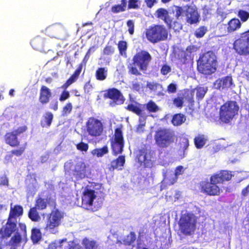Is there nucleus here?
Wrapping results in <instances>:
<instances>
[{"instance_id": "63", "label": "nucleus", "mask_w": 249, "mask_h": 249, "mask_svg": "<svg viewBox=\"0 0 249 249\" xmlns=\"http://www.w3.org/2000/svg\"><path fill=\"white\" fill-rule=\"evenodd\" d=\"M73 164L71 160L67 161L64 165V168L66 171H69L72 170Z\"/></svg>"}, {"instance_id": "43", "label": "nucleus", "mask_w": 249, "mask_h": 249, "mask_svg": "<svg viewBox=\"0 0 249 249\" xmlns=\"http://www.w3.org/2000/svg\"><path fill=\"white\" fill-rule=\"evenodd\" d=\"M207 31V29L206 27L201 26L196 30L195 35L197 38H201L204 36Z\"/></svg>"}, {"instance_id": "28", "label": "nucleus", "mask_w": 249, "mask_h": 249, "mask_svg": "<svg viewBox=\"0 0 249 249\" xmlns=\"http://www.w3.org/2000/svg\"><path fill=\"white\" fill-rule=\"evenodd\" d=\"M125 163V157L124 156H120L116 160H113L111 162V166L113 169H122V167Z\"/></svg>"}, {"instance_id": "45", "label": "nucleus", "mask_w": 249, "mask_h": 249, "mask_svg": "<svg viewBox=\"0 0 249 249\" xmlns=\"http://www.w3.org/2000/svg\"><path fill=\"white\" fill-rule=\"evenodd\" d=\"M146 109L149 112H156L159 110V107L154 102L151 101L146 104Z\"/></svg>"}, {"instance_id": "12", "label": "nucleus", "mask_w": 249, "mask_h": 249, "mask_svg": "<svg viewBox=\"0 0 249 249\" xmlns=\"http://www.w3.org/2000/svg\"><path fill=\"white\" fill-rule=\"evenodd\" d=\"M151 57L150 54L146 51H141L137 53L133 58L134 64L138 66L142 70H145L150 61Z\"/></svg>"}, {"instance_id": "60", "label": "nucleus", "mask_w": 249, "mask_h": 249, "mask_svg": "<svg viewBox=\"0 0 249 249\" xmlns=\"http://www.w3.org/2000/svg\"><path fill=\"white\" fill-rule=\"evenodd\" d=\"M171 71L170 67L167 65H164L162 66L161 69V72L163 75H166Z\"/></svg>"}, {"instance_id": "47", "label": "nucleus", "mask_w": 249, "mask_h": 249, "mask_svg": "<svg viewBox=\"0 0 249 249\" xmlns=\"http://www.w3.org/2000/svg\"><path fill=\"white\" fill-rule=\"evenodd\" d=\"M147 86L148 88L153 91H156L158 89H160L162 88V86L161 85L154 82L147 83Z\"/></svg>"}, {"instance_id": "30", "label": "nucleus", "mask_w": 249, "mask_h": 249, "mask_svg": "<svg viewBox=\"0 0 249 249\" xmlns=\"http://www.w3.org/2000/svg\"><path fill=\"white\" fill-rule=\"evenodd\" d=\"M228 32H231L239 28L241 26V22L238 19L233 18L228 23Z\"/></svg>"}, {"instance_id": "1", "label": "nucleus", "mask_w": 249, "mask_h": 249, "mask_svg": "<svg viewBox=\"0 0 249 249\" xmlns=\"http://www.w3.org/2000/svg\"><path fill=\"white\" fill-rule=\"evenodd\" d=\"M82 206L86 209L91 211H97L102 206L103 198L99 196L98 192L85 187L82 191Z\"/></svg>"}, {"instance_id": "50", "label": "nucleus", "mask_w": 249, "mask_h": 249, "mask_svg": "<svg viewBox=\"0 0 249 249\" xmlns=\"http://www.w3.org/2000/svg\"><path fill=\"white\" fill-rule=\"evenodd\" d=\"M72 108V106L71 103H69L63 107L62 111L63 116H67L68 114L70 113Z\"/></svg>"}, {"instance_id": "15", "label": "nucleus", "mask_w": 249, "mask_h": 249, "mask_svg": "<svg viewBox=\"0 0 249 249\" xmlns=\"http://www.w3.org/2000/svg\"><path fill=\"white\" fill-rule=\"evenodd\" d=\"M137 158L141 165H143L145 167H151L153 165L154 160L150 153H148L144 149L140 150L137 155Z\"/></svg>"}, {"instance_id": "58", "label": "nucleus", "mask_w": 249, "mask_h": 249, "mask_svg": "<svg viewBox=\"0 0 249 249\" xmlns=\"http://www.w3.org/2000/svg\"><path fill=\"white\" fill-rule=\"evenodd\" d=\"M103 53L105 54L111 55L114 53V49L111 46H106L104 49Z\"/></svg>"}, {"instance_id": "35", "label": "nucleus", "mask_w": 249, "mask_h": 249, "mask_svg": "<svg viewBox=\"0 0 249 249\" xmlns=\"http://www.w3.org/2000/svg\"><path fill=\"white\" fill-rule=\"evenodd\" d=\"M108 152V147L107 146H105L102 148H96L92 150L91 153L93 156L100 158L107 154Z\"/></svg>"}, {"instance_id": "41", "label": "nucleus", "mask_w": 249, "mask_h": 249, "mask_svg": "<svg viewBox=\"0 0 249 249\" xmlns=\"http://www.w3.org/2000/svg\"><path fill=\"white\" fill-rule=\"evenodd\" d=\"M196 97L199 99H202L205 96L208 90V89L206 87H198L196 88Z\"/></svg>"}, {"instance_id": "3", "label": "nucleus", "mask_w": 249, "mask_h": 249, "mask_svg": "<svg viewBox=\"0 0 249 249\" xmlns=\"http://www.w3.org/2000/svg\"><path fill=\"white\" fill-rule=\"evenodd\" d=\"M198 70L200 72L209 75L216 71V56L212 52H208L204 53L199 59Z\"/></svg>"}, {"instance_id": "17", "label": "nucleus", "mask_w": 249, "mask_h": 249, "mask_svg": "<svg viewBox=\"0 0 249 249\" xmlns=\"http://www.w3.org/2000/svg\"><path fill=\"white\" fill-rule=\"evenodd\" d=\"M107 96L113 101V103H110L111 106L114 104L120 105L124 103L123 96L121 92L116 89H109L107 92Z\"/></svg>"}, {"instance_id": "38", "label": "nucleus", "mask_w": 249, "mask_h": 249, "mask_svg": "<svg viewBox=\"0 0 249 249\" xmlns=\"http://www.w3.org/2000/svg\"><path fill=\"white\" fill-rule=\"evenodd\" d=\"M29 217L33 221H39L41 217L35 207L31 208L28 213Z\"/></svg>"}, {"instance_id": "57", "label": "nucleus", "mask_w": 249, "mask_h": 249, "mask_svg": "<svg viewBox=\"0 0 249 249\" xmlns=\"http://www.w3.org/2000/svg\"><path fill=\"white\" fill-rule=\"evenodd\" d=\"M167 90L170 93H175L177 91V85L174 83L170 84L167 87Z\"/></svg>"}, {"instance_id": "36", "label": "nucleus", "mask_w": 249, "mask_h": 249, "mask_svg": "<svg viewBox=\"0 0 249 249\" xmlns=\"http://www.w3.org/2000/svg\"><path fill=\"white\" fill-rule=\"evenodd\" d=\"M127 0H122L121 4L115 5L111 7V11L114 13L125 11L126 7Z\"/></svg>"}, {"instance_id": "56", "label": "nucleus", "mask_w": 249, "mask_h": 249, "mask_svg": "<svg viewBox=\"0 0 249 249\" xmlns=\"http://www.w3.org/2000/svg\"><path fill=\"white\" fill-rule=\"evenodd\" d=\"M199 17H187V22L191 24L196 23L198 22Z\"/></svg>"}, {"instance_id": "20", "label": "nucleus", "mask_w": 249, "mask_h": 249, "mask_svg": "<svg viewBox=\"0 0 249 249\" xmlns=\"http://www.w3.org/2000/svg\"><path fill=\"white\" fill-rule=\"evenodd\" d=\"M86 164L82 161L76 163L74 167V176L77 178V181L85 178L87 176Z\"/></svg>"}, {"instance_id": "25", "label": "nucleus", "mask_w": 249, "mask_h": 249, "mask_svg": "<svg viewBox=\"0 0 249 249\" xmlns=\"http://www.w3.org/2000/svg\"><path fill=\"white\" fill-rule=\"evenodd\" d=\"M31 44L35 50L40 52H45L46 49H44V39L43 38L37 36L31 41Z\"/></svg>"}, {"instance_id": "23", "label": "nucleus", "mask_w": 249, "mask_h": 249, "mask_svg": "<svg viewBox=\"0 0 249 249\" xmlns=\"http://www.w3.org/2000/svg\"><path fill=\"white\" fill-rule=\"evenodd\" d=\"M51 96V90L46 86H42L40 90L39 101L43 104H46L49 102Z\"/></svg>"}, {"instance_id": "53", "label": "nucleus", "mask_w": 249, "mask_h": 249, "mask_svg": "<svg viewBox=\"0 0 249 249\" xmlns=\"http://www.w3.org/2000/svg\"><path fill=\"white\" fill-rule=\"evenodd\" d=\"M53 119V115L51 112H47L45 116V120L48 126H50Z\"/></svg>"}, {"instance_id": "46", "label": "nucleus", "mask_w": 249, "mask_h": 249, "mask_svg": "<svg viewBox=\"0 0 249 249\" xmlns=\"http://www.w3.org/2000/svg\"><path fill=\"white\" fill-rule=\"evenodd\" d=\"M118 48L121 55L125 54V51L127 48V44L125 41H121L118 44Z\"/></svg>"}, {"instance_id": "18", "label": "nucleus", "mask_w": 249, "mask_h": 249, "mask_svg": "<svg viewBox=\"0 0 249 249\" xmlns=\"http://www.w3.org/2000/svg\"><path fill=\"white\" fill-rule=\"evenodd\" d=\"M232 85L231 77L228 76L217 79L214 83V87L216 89H223L230 88Z\"/></svg>"}, {"instance_id": "48", "label": "nucleus", "mask_w": 249, "mask_h": 249, "mask_svg": "<svg viewBox=\"0 0 249 249\" xmlns=\"http://www.w3.org/2000/svg\"><path fill=\"white\" fill-rule=\"evenodd\" d=\"M184 103L183 97H178L173 100V104L177 107H181Z\"/></svg>"}, {"instance_id": "4", "label": "nucleus", "mask_w": 249, "mask_h": 249, "mask_svg": "<svg viewBox=\"0 0 249 249\" xmlns=\"http://www.w3.org/2000/svg\"><path fill=\"white\" fill-rule=\"evenodd\" d=\"M239 107L235 101H230L226 102L220 109L219 115L221 120L228 123L238 114Z\"/></svg>"}, {"instance_id": "6", "label": "nucleus", "mask_w": 249, "mask_h": 249, "mask_svg": "<svg viewBox=\"0 0 249 249\" xmlns=\"http://www.w3.org/2000/svg\"><path fill=\"white\" fill-rule=\"evenodd\" d=\"M63 217V213L57 210L53 211L47 218L45 227L46 231L52 234L57 233Z\"/></svg>"}, {"instance_id": "5", "label": "nucleus", "mask_w": 249, "mask_h": 249, "mask_svg": "<svg viewBox=\"0 0 249 249\" xmlns=\"http://www.w3.org/2000/svg\"><path fill=\"white\" fill-rule=\"evenodd\" d=\"M145 35L150 42L155 43L167 39L168 32L164 26L158 25L147 28L145 31Z\"/></svg>"}, {"instance_id": "59", "label": "nucleus", "mask_w": 249, "mask_h": 249, "mask_svg": "<svg viewBox=\"0 0 249 249\" xmlns=\"http://www.w3.org/2000/svg\"><path fill=\"white\" fill-rule=\"evenodd\" d=\"M25 149V146H22L20 147L18 149L14 150L12 151V154L17 156H21L23 152L24 151Z\"/></svg>"}, {"instance_id": "34", "label": "nucleus", "mask_w": 249, "mask_h": 249, "mask_svg": "<svg viewBox=\"0 0 249 249\" xmlns=\"http://www.w3.org/2000/svg\"><path fill=\"white\" fill-rule=\"evenodd\" d=\"M186 120L185 116L181 114H177L173 116L172 120L174 125L178 126L181 125Z\"/></svg>"}, {"instance_id": "21", "label": "nucleus", "mask_w": 249, "mask_h": 249, "mask_svg": "<svg viewBox=\"0 0 249 249\" xmlns=\"http://www.w3.org/2000/svg\"><path fill=\"white\" fill-rule=\"evenodd\" d=\"M161 19H163L165 22L168 26L169 28L173 29L175 31H178L181 29L182 25L178 22V17H161Z\"/></svg>"}, {"instance_id": "29", "label": "nucleus", "mask_w": 249, "mask_h": 249, "mask_svg": "<svg viewBox=\"0 0 249 249\" xmlns=\"http://www.w3.org/2000/svg\"><path fill=\"white\" fill-rule=\"evenodd\" d=\"M185 168L182 166H178L175 170L173 177L169 179V183L171 184H174L178 180V177L181 175L184 172Z\"/></svg>"}, {"instance_id": "61", "label": "nucleus", "mask_w": 249, "mask_h": 249, "mask_svg": "<svg viewBox=\"0 0 249 249\" xmlns=\"http://www.w3.org/2000/svg\"><path fill=\"white\" fill-rule=\"evenodd\" d=\"M156 13L157 16H168L167 10L162 8L158 9Z\"/></svg>"}, {"instance_id": "8", "label": "nucleus", "mask_w": 249, "mask_h": 249, "mask_svg": "<svg viewBox=\"0 0 249 249\" xmlns=\"http://www.w3.org/2000/svg\"><path fill=\"white\" fill-rule=\"evenodd\" d=\"M127 109L139 116V124L136 126V131L139 134L143 133L145 130L146 115L142 112L140 107V105L137 103L130 104L127 106Z\"/></svg>"}, {"instance_id": "51", "label": "nucleus", "mask_w": 249, "mask_h": 249, "mask_svg": "<svg viewBox=\"0 0 249 249\" xmlns=\"http://www.w3.org/2000/svg\"><path fill=\"white\" fill-rule=\"evenodd\" d=\"M197 49L198 48L195 45L188 46L186 48V50L185 53V55H186V56H189L192 53L196 52L197 50Z\"/></svg>"}, {"instance_id": "33", "label": "nucleus", "mask_w": 249, "mask_h": 249, "mask_svg": "<svg viewBox=\"0 0 249 249\" xmlns=\"http://www.w3.org/2000/svg\"><path fill=\"white\" fill-rule=\"evenodd\" d=\"M82 68V65L80 64L77 69L75 71L73 74L69 79V80L67 81V83L65 85H66V87L69 86L72 83L76 81L77 79L79 74L81 73V70Z\"/></svg>"}, {"instance_id": "22", "label": "nucleus", "mask_w": 249, "mask_h": 249, "mask_svg": "<svg viewBox=\"0 0 249 249\" xmlns=\"http://www.w3.org/2000/svg\"><path fill=\"white\" fill-rule=\"evenodd\" d=\"M232 175L227 171H223L218 174L214 175L211 178L213 182H223L225 180H229L231 178Z\"/></svg>"}, {"instance_id": "52", "label": "nucleus", "mask_w": 249, "mask_h": 249, "mask_svg": "<svg viewBox=\"0 0 249 249\" xmlns=\"http://www.w3.org/2000/svg\"><path fill=\"white\" fill-rule=\"evenodd\" d=\"M76 148L78 150L81 151L87 152L89 148V145L83 142H81L76 144Z\"/></svg>"}, {"instance_id": "10", "label": "nucleus", "mask_w": 249, "mask_h": 249, "mask_svg": "<svg viewBox=\"0 0 249 249\" xmlns=\"http://www.w3.org/2000/svg\"><path fill=\"white\" fill-rule=\"evenodd\" d=\"M86 131L91 137H97L102 135L103 131V125L99 120L90 118L86 124Z\"/></svg>"}, {"instance_id": "31", "label": "nucleus", "mask_w": 249, "mask_h": 249, "mask_svg": "<svg viewBox=\"0 0 249 249\" xmlns=\"http://www.w3.org/2000/svg\"><path fill=\"white\" fill-rule=\"evenodd\" d=\"M82 244L85 247V249H98L96 242L87 238L83 240Z\"/></svg>"}, {"instance_id": "37", "label": "nucleus", "mask_w": 249, "mask_h": 249, "mask_svg": "<svg viewBox=\"0 0 249 249\" xmlns=\"http://www.w3.org/2000/svg\"><path fill=\"white\" fill-rule=\"evenodd\" d=\"M168 16L173 15V16H181L182 13V8L181 7L173 5L167 10Z\"/></svg>"}, {"instance_id": "62", "label": "nucleus", "mask_w": 249, "mask_h": 249, "mask_svg": "<svg viewBox=\"0 0 249 249\" xmlns=\"http://www.w3.org/2000/svg\"><path fill=\"white\" fill-rule=\"evenodd\" d=\"M70 97V94L67 91H64L61 94L59 100L61 102L64 101Z\"/></svg>"}, {"instance_id": "2", "label": "nucleus", "mask_w": 249, "mask_h": 249, "mask_svg": "<svg viewBox=\"0 0 249 249\" xmlns=\"http://www.w3.org/2000/svg\"><path fill=\"white\" fill-rule=\"evenodd\" d=\"M196 220L193 213L183 212L178 222L179 231L184 235H192L196 229Z\"/></svg>"}, {"instance_id": "49", "label": "nucleus", "mask_w": 249, "mask_h": 249, "mask_svg": "<svg viewBox=\"0 0 249 249\" xmlns=\"http://www.w3.org/2000/svg\"><path fill=\"white\" fill-rule=\"evenodd\" d=\"M140 2L138 0H129L128 9H138L139 7Z\"/></svg>"}, {"instance_id": "54", "label": "nucleus", "mask_w": 249, "mask_h": 249, "mask_svg": "<svg viewBox=\"0 0 249 249\" xmlns=\"http://www.w3.org/2000/svg\"><path fill=\"white\" fill-rule=\"evenodd\" d=\"M127 26L128 27V32L130 35H133L134 32V22L132 20H129L127 22Z\"/></svg>"}, {"instance_id": "44", "label": "nucleus", "mask_w": 249, "mask_h": 249, "mask_svg": "<svg viewBox=\"0 0 249 249\" xmlns=\"http://www.w3.org/2000/svg\"><path fill=\"white\" fill-rule=\"evenodd\" d=\"M136 234L134 232H131L124 239V242L126 245H130L136 240Z\"/></svg>"}, {"instance_id": "55", "label": "nucleus", "mask_w": 249, "mask_h": 249, "mask_svg": "<svg viewBox=\"0 0 249 249\" xmlns=\"http://www.w3.org/2000/svg\"><path fill=\"white\" fill-rule=\"evenodd\" d=\"M21 239V235L18 232H16L14 236L12 238V242L13 243L16 244L19 243L20 242Z\"/></svg>"}, {"instance_id": "26", "label": "nucleus", "mask_w": 249, "mask_h": 249, "mask_svg": "<svg viewBox=\"0 0 249 249\" xmlns=\"http://www.w3.org/2000/svg\"><path fill=\"white\" fill-rule=\"evenodd\" d=\"M183 8L182 13H184L185 16H199L197 9L195 5H187Z\"/></svg>"}, {"instance_id": "13", "label": "nucleus", "mask_w": 249, "mask_h": 249, "mask_svg": "<svg viewBox=\"0 0 249 249\" xmlns=\"http://www.w3.org/2000/svg\"><path fill=\"white\" fill-rule=\"evenodd\" d=\"M27 127L25 125L19 127L14 131L6 133L5 136L6 143L11 146L18 145L19 142L18 141L17 136L23 133L27 130Z\"/></svg>"}, {"instance_id": "16", "label": "nucleus", "mask_w": 249, "mask_h": 249, "mask_svg": "<svg viewBox=\"0 0 249 249\" xmlns=\"http://www.w3.org/2000/svg\"><path fill=\"white\" fill-rule=\"evenodd\" d=\"M64 32V28L60 24L53 25L46 29V34L48 36L60 39L62 38Z\"/></svg>"}, {"instance_id": "11", "label": "nucleus", "mask_w": 249, "mask_h": 249, "mask_svg": "<svg viewBox=\"0 0 249 249\" xmlns=\"http://www.w3.org/2000/svg\"><path fill=\"white\" fill-rule=\"evenodd\" d=\"M124 142L122 132L120 128H117L111 142L113 155H117L122 153L124 146Z\"/></svg>"}, {"instance_id": "24", "label": "nucleus", "mask_w": 249, "mask_h": 249, "mask_svg": "<svg viewBox=\"0 0 249 249\" xmlns=\"http://www.w3.org/2000/svg\"><path fill=\"white\" fill-rule=\"evenodd\" d=\"M22 214L23 208L21 206L15 205L13 207V204H11L10 211L8 218L17 221V218L21 216Z\"/></svg>"}, {"instance_id": "19", "label": "nucleus", "mask_w": 249, "mask_h": 249, "mask_svg": "<svg viewBox=\"0 0 249 249\" xmlns=\"http://www.w3.org/2000/svg\"><path fill=\"white\" fill-rule=\"evenodd\" d=\"M211 182H207L202 185V188L205 193L209 195H217L219 194L220 189L216 185L218 182H213L210 179Z\"/></svg>"}, {"instance_id": "7", "label": "nucleus", "mask_w": 249, "mask_h": 249, "mask_svg": "<svg viewBox=\"0 0 249 249\" xmlns=\"http://www.w3.org/2000/svg\"><path fill=\"white\" fill-rule=\"evenodd\" d=\"M233 49L240 55L249 54V31L242 34L240 37L234 41Z\"/></svg>"}, {"instance_id": "39", "label": "nucleus", "mask_w": 249, "mask_h": 249, "mask_svg": "<svg viewBox=\"0 0 249 249\" xmlns=\"http://www.w3.org/2000/svg\"><path fill=\"white\" fill-rule=\"evenodd\" d=\"M57 244H59V249H67L71 248V246L76 245L73 242H68L66 239H64L57 241Z\"/></svg>"}, {"instance_id": "40", "label": "nucleus", "mask_w": 249, "mask_h": 249, "mask_svg": "<svg viewBox=\"0 0 249 249\" xmlns=\"http://www.w3.org/2000/svg\"><path fill=\"white\" fill-rule=\"evenodd\" d=\"M41 238V233L39 229L34 228L32 231L31 238L34 243H37Z\"/></svg>"}, {"instance_id": "14", "label": "nucleus", "mask_w": 249, "mask_h": 249, "mask_svg": "<svg viewBox=\"0 0 249 249\" xmlns=\"http://www.w3.org/2000/svg\"><path fill=\"white\" fill-rule=\"evenodd\" d=\"M17 221L8 218L6 225L3 226L0 230V235L1 238H6L10 237L13 233L17 230Z\"/></svg>"}, {"instance_id": "32", "label": "nucleus", "mask_w": 249, "mask_h": 249, "mask_svg": "<svg viewBox=\"0 0 249 249\" xmlns=\"http://www.w3.org/2000/svg\"><path fill=\"white\" fill-rule=\"evenodd\" d=\"M97 79L103 81L106 79L107 75V68H98L95 73Z\"/></svg>"}, {"instance_id": "42", "label": "nucleus", "mask_w": 249, "mask_h": 249, "mask_svg": "<svg viewBox=\"0 0 249 249\" xmlns=\"http://www.w3.org/2000/svg\"><path fill=\"white\" fill-rule=\"evenodd\" d=\"M47 200L42 198H39L36 201V207L39 210H43L46 208Z\"/></svg>"}, {"instance_id": "9", "label": "nucleus", "mask_w": 249, "mask_h": 249, "mask_svg": "<svg viewBox=\"0 0 249 249\" xmlns=\"http://www.w3.org/2000/svg\"><path fill=\"white\" fill-rule=\"evenodd\" d=\"M155 138L157 145L162 148L168 147L174 142L173 133L167 129L159 130Z\"/></svg>"}, {"instance_id": "27", "label": "nucleus", "mask_w": 249, "mask_h": 249, "mask_svg": "<svg viewBox=\"0 0 249 249\" xmlns=\"http://www.w3.org/2000/svg\"><path fill=\"white\" fill-rule=\"evenodd\" d=\"M207 137L204 135L199 134L194 139L195 144L197 148H201L207 141Z\"/></svg>"}, {"instance_id": "64", "label": "nucleus", "mask_w": 249, "mask_h": 249, "mask_svg": "<svg viewBox=\"0 0 249 249\" xmlns=\"http://www.w3.org/2000/svg\"><path fill=\"white\" fill-rule=\"evenodd\" d=\"M129 72L130 73L136 75L140 74V73L139 72L138 69L133 66L129 67Z\"/></svg>"}]
</instances>
